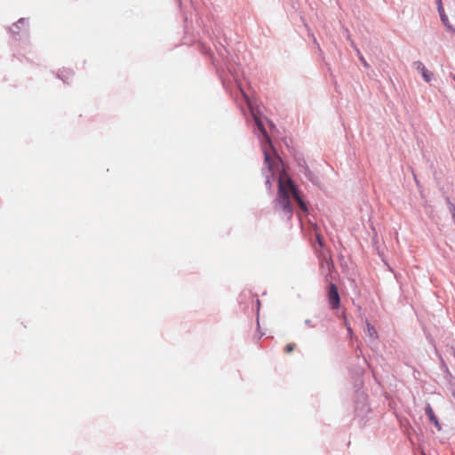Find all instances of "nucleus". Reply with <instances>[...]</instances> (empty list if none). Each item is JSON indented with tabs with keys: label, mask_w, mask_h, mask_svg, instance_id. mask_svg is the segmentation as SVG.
<instances>
[{
	"label": "nucleus",
	"mask_w": 455,
	"mask_h": 455,
	"mask_svg": "<svg viewBox=\"0 0 455 455\" xmlns=\"http://www.w3.org/2000/svg\"><path fill=\"white\" fill-rule=\"evenodd\" d=\"M291 196L297 201L299 208L303 212L307 211V205L299 196V191L293 181L284 172H283L278 177V192L277 196L274 201V204L275 211L283 212L287 219H291L292 214V207L291 204Z\"/></svg>",
	"instance_id": "obj_1"
},
{
	"label": "nucleus",
	"mask_w": 455,
	"mask_h": 455,
	"mask_svg": "<svg viewBox=\"0 0 455 455\" xmlns=\"http://www.w3.org/2000/svg\"><path fill=\"white\" fill-rule=\"evenodd\" d=\"M265 164L267 167V173L266 174V185L267 188H271L272 179L275 172H278L281 167V160L276 156H272L270 152L264 148Z\"/></svg>",
	"instance_id": "obj_2"
},
{
	"label": "nucleus",
	"mask_w": 455,
	"mask_h": 455,
	"mask_svg": "<svg viewBox=\"0 0 455 455\" xmlns=\"http://www.w3.org/2000/svg\"><path fill=\"white\" fill-rule=\"evenodd\" d=\"M328 303L331 309H338L340 306V298L338 288L334 283H331L327 294Z\"/></svg>",
	"instance_id": "obj_3"
},
{
	"label": "nucleus",
	"mask_w": 455,
	"mask_h": 455,
	"mask_svg": "<svg viewBox=\"0 0 455 455\" xmlns=\"http://www.w3.org/2000/svg\"><path fill=\"white\" fill-rule=\"evenodd\" d=\"M414 67L419 72L421 73L426 82L428 83L431 81L433 74L427 69V68L421 61H416L414 63Z\"/></svg>",
	"instance_id": "obj_4"
},
{
	"label": "nucleus",
	"mask_w": 455,
	"mask_h": 455,
	"mask_svg": "<svg viewBox=\"0 0 455 455\" xmlns=\"http://www.w3.org/2000/svg\"><path fill=\"white\" fill-rule=\"evenodd\" d=\"M436 3H437V9H438V12L440 13L441 20H442L443 23L447 28V29L454 30L452 25L450 23V21L448 20V17L444 13V10H443V7L442 0H436Z\"/></svg>",
	"instance_id": "obj_5"
},
{
	"label": "nucleus",
	"mask_w": 455,
	"mask_h": 455,
	"mask_svg": "<svg viewBox=\"0 0 455 455\" xmlns=\"http://www.w3.org/2000/svg\"><path fill=\"white\" fill-rule=\"evenodd\" d=\"M426 413L429 418V420L440 430L441 425L437 417L435 415L434 411L429 403L426 406Z\"/></svg>",
	"instance_id": "obj_6"
},
{
	"label": "nucleus",
	"mask_w": 455,
	"mask_h": 455,
	"mask_svg": "<svg viewBox=\"0 0 455 455\" xmlns=\"http://www.w3.org/2000/svg\"><path fill=\"white\" fill-rule=\"evenodd\" d=\"M255 121H256V124H257V126H258L259 130L262 132L263 136L266 138L267 143L269 144V148H272L270 139L267 136V132H266L262 123L257 117H255Z\"/></svg>",
	"instance_id": "obj_7"
},
{
	"label": "nucleus",
	"mask_w": 455,
	"mask_h": 455,
	"mask_svg": "<svg viewBox=\"0 0 455 455\" xmlns=\"http://www.w3.org/2000/svg\"><path fill=\"white\" fill-rule=\"evenodd\" d=\"M366 326H367L366 331H367V334L369 335V337L371 338L372 339H377L378 333H377V331L374 328V326H372L369 322L366 323Z\"/></svg>",
	"instance_id": "obj_8"
},
{
	"label": "nucleus",
	"mask_w": 455,
	"mask_h": 455,
	"mask_svg": "<svg viewBox=\"0 0 455 455\" xmlns=\"http://www.w3.org/2000/svg\"><path fill=\"white\" fill-rule=\"evenodd\" d=\"M295 347H296V345L294 343H289L284 347V351H285V353L290 354L292 351H294Z\"/></svg>",
	"instance_id": "obj_9"
},
{
	"label": "nucleus",
	"mask_w": 455,
	"mask_h": 455,
	"mask_svg": "<svg viewBox=\"0 0 455 455\" xmlns=\"http://www.w3.org/2000/svg\"><path fill=\"white\" fill-rule=\"evenodd\" d=\"M305 323H306L308 327H310V328H315V324L313 323V320H311V319H307V320L305 321Z\"/></svg>",
	"instance_id": "obj_10"
},
{
	"label": "nucleus",
	"mask_w": 455,
	"mask_h": 455,
	"mask_svg": "<svg viewBox=\"0 0 455 455\" xmlns=\"http://www.w3.org/2000/svg\"><path fill=\"white\" fill-rule=\"evenodd\" d=\"M448 203L450 204V206H449L450 212H451V214H453V212H455V205L453 204H451L449 200H448Z\"/></svg>",
	"instance_id": "obj_11"
},
{
	"label": "nucleus",
	"mask_w": 455,
	"mask_h": 455,
	"mask_svg": "<svg viewBox=\"0 0 455 455\" xmlns=\"http://www.w3.org/2000/svg\"><path fill=\"white\" fill-rule=\"evenodd\" d=\"M360 60L362 61V63L363 64L364 67L369 66L367 61L365 60V59L363 56H360Z\"/></svg>",
	"instance_id": "obj_12"
},
{
	"label": "nucleus",
	"mask_w": 455,
	"mask_h": 455,
	"mask_svg": "<svg viewBox=\"0 0 455 455\" xmlns=\"http://www.w3.org/2000/svg\"><path fill=\"white\" fill-rule=\"evenodd\" d=\"M316 238H317L319 244L322 245L323 244L322 237L319 235H317Z\"/></svg>",
	"instance_id": "obj_13"
},
{
	"label": "nucleus",
	"mask_w": 455,
	"mask_h": 455,
	"mask_svg": "<svg viewBox=\"0 0 455 455\" xmlns=\"http://www.w3.org/2000/svg\"><path fill=\"white\" fill-rule=\"evenodd\" d=\"M327 265H328L329 269H331V267H333V263H332V261H328V262H327Z\"/></svg>",
	"instance_id": "obj_14"
},
{
	"label": "nucleus",
	"mask_w": 455,
	"mask_h": 455,
	"mask_svg": "<svg viewBox=\"0 0 455 455\" xmlns=\"http://www.w3.org/2000/svg\"><path fill=\"white\" fill-rule=\"evenodd\" d=\"M18 23H19V24H24V23H25V20H20L18 21Z\"/></svg>",
	"instance_id": "obj_15"
},
{
	"label": "nucleus",
	"mask_w": 455,
	"mask_h": 455,
	"mask_svg": "<svg viewBox=\"0 0 455 455\" xmlns=\"http://www.w3.org/2000/svg\"><path fill=\"white\" fill-rule=\"evenodd\" d=\"M452 218H453V220H455V212H453V214H452Z\"/></svg>",
	"instance_id": "obj_16"
},
{
	"label": "nucleus",
	"mask_w": 455,
	"mask_h": 455,
	"mask_svg": "<svg viewBox=\"0 0 455 455\" xmlns=\"http://www.w3.org/2000/svg\"><path fill=\"white\" fill-rule=\"evenodd\" d=\"M453 79L455 80V76H454Z\"/></svg>",
	"instance_id": "obj_17"
}]
</instances>
